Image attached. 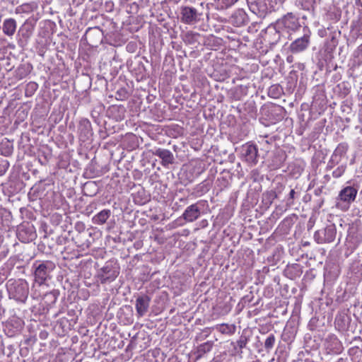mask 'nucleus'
Masks as SVG:
<instances>
[{"mask_svg":"<svg viewBox=\"0 0 362 362\" xmlns=\"http://www.w3.org/2000/svg\"><path fill=\"white\" fill-rule=\"evenodd\" d=\"M358 189L353 186H346L341 189L336 197V207L343 211H347L357 195Z\"/></svg>","mask_w":362,"mask_h":362,"instance_id":"f257e3e1","label":"nucleus"},{"mask_svg":"<svg viewBox=\"0 0 362 362\" xmlns=\"http://www.w3.org/2000/svg\"><path fill=\"white\" fill-rule=\"evenodd\" d=\"M35 281L39 285L43 284L47 279L50 278V273L55 268V264L51 261H37L34 263Z\"/></svg>","mask_w":362,"mask_h":362,"instance_id":"f03ea898","label":"nucleus"},{"mask_svg":"<svg viewBox=\"0 0 362 362\" xmlns=\"http://www.w3.org/2000/svg\"><path fill=\"white\" fill-rule=\"evenodd\" d=\"M337 230L334 225H329L322 230L315 233L314 238L318 244L329 243L334 240Z\"/></svg>","mask_w":362,"mask_h":362,"instance_id":"7ed1b4c3","label":"nucleus"},{"mask_svg":"<svg viewBox=\"0 0 362 362\" xmlns=\"http://www.w3.org/2000/svg\"><path fill=\"white\" fill-rule=\"evenodd\" d=\"M118 268L112 263H107L101 269L98 274V278L101 284L110 283L113 281L118 276Z\"/></svg>","mask_w":362,"mask_h":362,"instance_id":"20e7f679","label":"nucleus"},{"mask_svg":"<svg viewBox=\"0 0 362 362\" xmlns=\"http://www.w3.org/2000/svg\"><path fill=\"white\" fill-rule=\"evenodd\" d=\"M310 32L307 30L304 35L296 39L289 46L290 51L293 54H297L305 51L310 45Z\"/></svg>","mask_w":362,"mask_h":362,"instance_id":"39448f33","label":"nucleus"},{"mask_svg":"<svg viewBox=\"0 0 362 362\" xmlns=\"http://www.w3.org/2000/svg\"><path fill=\"white\" fill-rule=\"evenodd\" d=\"M181 21L187 24H192L199 20L196 8L189 6H184L181 8Z\"/></svg>","mask_w":362,"mask_h":362,"instance_id":"423d86ee","label":"nucleus"},{"mask_svg":"<svg viewBox=\"0 0 362 362\" xmlns=\"http://www.w3.org/2000/svg\"><path fill=\"white\" fill-rule=\"evenodd\" d=\"M278 25L283 26L286 29L291 31H295L300 27L298 19L291 13L285 15L278 22Z\"/></svg>","mask_w":362,"mask_h":362,"instance_id":"0eeeda50","label":"nucleus"},{"mask_svg":"<svg viewBox=\"0 0 362 362\" xmlns=\"http://www.w3.org/2000/svg\"><path fill=\"white\" fill-rule=\"evenodd\" d=\"M151 302V298L147 295L139 296L135 303L136 314L142 317L148 312Z\"/></svg>","mask_w":362,"mask_h":362,"instance_id":"6e6552de","label":"nucleus"},{"mask_svg":"<svg viewBox=\"0 0 362 362\" xmlns=\"http://www.w3.org/2000/svg\"><path fill=\"white\" fill-rule=\"evenodd\" d=\"M257 148L255 145L247 144L242 148V154L245 160L252 165H255L257 162Z\"/></svg>","mask_w":362,"mask_h":362,"instance_id":"1a4fd4ad","label":"nucleus"},{"mask_svg":"<svg viewBox=\"0 0 362 362\" xmlns=\"http://www.w3.org/2000/svg\"><path fill=\"white\" fill-rule=\"evenodd\" d=\"M200 202L193 204L186 208L182 214V218L187 222H193L196 221L201 214L199 204Z\"/></svg>","mask_w":362,"mask_h":362,"instance_id":"9d476101","label":"nucleus"},{"mask_svg":"<svg viewBox=\"0 0 362 362\" xmlns=\"http://www.w3.org/2000/svg\"><path fill=\"white\" fill-rule=\"evenodd\" d=\"M153 155L158 156L162 160V165L166 166L173 163L174 156L172 152L167 149L158 148L153 151Z\"/></svg>","mask_w":362,"mask_h":362,"instance_id":"9b49d317","label":"nucleus"},{"mask_svg":"<svg viewBox=\"0 0 362 362\" xmlns=\"http://www.w3.org/2000/svg\"><path fill=\"white\" fill-rule=\"evenodd\" d=\"M231 23L236 27H240L247 22V16L243 9H238L230 17Z\"/></svg>","mask_w":362,"mask_h":362,"instance_id":"f8f14e48","label":"nucleus"},{"mask_svg":"<svg viewBox=\"0 0 362 362\" xmlns=\"http://www.w3.org/2000/svg\"><path fill=\"white\" fill-rule=\"evenodd\" d=\"M17 23L13 18H7L3 23V32L7 36H13L16 33Z\"/></svg>","mask_w":362,"mask_h":362,"instance_id":"ddd939ff","label":"nucleus"},{"mask_svg":"<svg viewBox=\"0 0 362 362\" xmlns=\"http://www.w3.org/2000/svg\"><path fill=\"white\" fill-rule=\"evenodd\" d=\"M250 10L257 16L262 17L267 11V6L262 1H254L249 4Z\"/></svg>","mask_w":362,"mask_h":362,"instance_id":"4468645a","label":"nucleus"},{"mask_svg":"<svg viewBox=\"0 0 362 362\" xmlns=\"http://www.w3.org/2000/svg\"><path fill=\"white\" fill-rule=\"evenodd\" d=\"M78 131L81 139H88L91 135V124L88 119L81 121Z\"/></svg>","mask_w":362,"mask_h":362,"instance_id":"2eb2a0df","label":"nucleus"},{"mask_svg":"<svg viewBox=\"0 0 362 362\" xmlns=\"http://www.w3.org/2000/svg\"><path fill=\"white\" fill-rule=\"evenodd\" d=\"M216 329L222 334H233L236 330V327L233 324H221L218 325Z\"/></svg>","mask_w":362,"mask_h":362,"instance_id":"dca6fc26","label":"nucleus"},{"mask_svg":"<svg viewBox=\"0 0 362 362\" xmlns=\"http://www.w3.org/2000/svg\"><path fill=\"white\" fill-rule=\"evenodd\" d=\"M110 211L108 209H104L93 217V221L97 224H103L110 217Z\"/></svg>","mask_w":362,"mask_h":362,"instance_id":"f3484780","label":"nucleus"},{"mask_svg":"<svg viewBox=\"0 0 362 362\" xmlns=\"http://www.w3.org/2000/svg\"><path fill=\"white\" fill-rule=\"evenodd\" d=\"M212 346L213 343L211 341L205 342L198 347V352L200 354H206L211 350Z\"/></svg>","mask_w":362,"mask_h":362,"instance_id":"a211bd4d","label":"nucleus"},{"mask_svg":"<svg viewBox=\"0 0 362 362\" xmlns=\"http://www.w3.org/2000/svg\"><path fill=\"white\" fill-rule=\"evenodd\" d=\"M275 343V337L274 334H270L265 340L264 347L267 350L273 348Z\"/></svg>","mask_w":362,"mask_h":362,"instance_id":"6ab92c4d","label":"nucleus"},{"mask_svg":"<svg viewBox=\"0 0 362 362\" xmlns=\"http://www.w3.org/2000/svg\"><path fill=\"white\" fill-rule=\"evenodd\" d=\"M346 170V165H341L337 168L333 172H332V176L334 178H339L344 173Z\"/></svg>","mask_w":362,"mask_h":362,"instance_id":"aec40b11","label":"nucleus"},{"mask_svg":"<svg viewBox=\"0 0 362 362\" xmlns=\"http://www.w3.org/2000/svg\"><path fill=\"white\" fill-rule=\"evenodd\" d=\"M248 337L244 334H242L239 339L237 341V344L238 346V347L242 349L243 348H245L246 347V345L248 342Z\"/></svg>","mask_w":362,"mask_h":362,"instance_id":"412c9836","label":"nucleus"},{"mask_svg":"<svg viewBox=\"0 0 362 362\" xmlns=\"http://www.w3.org/2000/svg\"><path fill=\"white\" fill-rule=\"evenodd\" d=\"M16 289L19 291L20 293V296L18 297V298L21 299L26 298L28 292L23 286H18Z\"/></svg>","mask_w":362,"mask_h":362,"instance_id":"4be33fe9","label":"nucleus"},{"mask_svg":"<svg viewBox=\"0 0 362 362\" xmlns=\"http://www.w3.org/2000/svg\"><path fill=\"white\" fill-rule=\"evenodd\" d=\"M222 1L228 7L233 5L238 0H222Z\"/></svg>","mask_w":362,"mask_h":362,"instance_id":"5701e85b","label":"nucleus"},{"mask_svg":"<svg viewBox=\"0 0 362 362\" xmlns=\"http://www.w3.org/2000/svg\"><path fill=\"white\" fill-rule=\"evenodd\" d=\"M295 191L294 189H291L289 193V198L293 199L294 198Z\"/></svg>","mask_w":362,"mask_h":362,"instance_id":"b1692460","label":"nucleus"},{"mask_svg":"<svg viewBox=\"0 0 362 362\" xmlns=\"http://www.w3.org/2000/svg\"><path fill=\"white\" fill-rule=\"evenodd\" d=\"M28 86H29L31 88H36V87H37V84H36V83H30Z\"/></svg>","mask_w":362,"mask_h":362,"instance_id":"393cba45","label":"nucleus"},{"mask_svg":"<svg viewBox=\"0 0 362 362\" xmlns=\"http://www.w3.org/2000/svg\"><path fill=\"white\" fill-rule=\"evenodd\" d=\"M21 7H18V8H16V12L17 13H21Z\"/></svg>","mask_w":362,"mask_h":362,"instance_id":"a878e982","label":"nucleus"},{"mask_svg":"<svg viewBox=\"0 0 362 362\" xmlns=\"http://www.w3.org/2000/svg\"><path fill=\"white\" fill-rule=\"evenodd\" d=\"M287 61H288V62H292V57H288L287 58Z\"/></svg>","mask_w":362,"mask_h":362,"instance_id":"bb28decb","label":"nucleus"}]
</instances>
